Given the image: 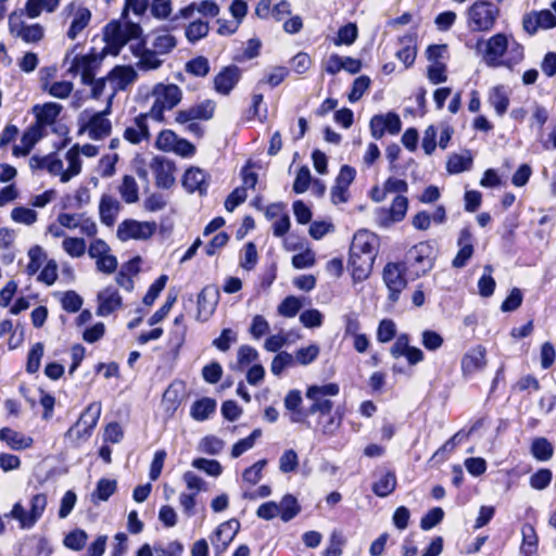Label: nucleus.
Masks as SVG:
<instances>
[{
  "instance_id": "obj_60",
  "label": "nucleus",
  "mask_w": 556,
  "mask_h": 556,
  "mask_svg": "<svg viewBox=\"0 0 556 556\" xmlns=\"http://www.w3.org/2000/svg\"><path fill=\"white\" fill-rule=\"evenodd\" d=\"M176 46L177 40L175 36L170 34L157 35L152 42L153 50L159 54H167L173 51Z\"/></svg>"
},
{
  "instance_id": "obj_30",
  "label": "nucleus",
  "mask_w": 556,
  "mask_h": 556,
  "mask_svg": "<svg viewBox=\"0 0 556 556\" xmlns=\"http://www.w3.org/2000/svg\"><path fill=\"white\" fill-rule=\"evenodd\" d=\"M43 137V129L36 124L30 125L22 135V146L13 147V155L25 156L28 155L34 146Z\"/></svg>"
},
{
  "instance_id": "obj_16",
  "label": "nucleus",
  "mask_w": 556,
  "mask_h": 556,
  "mask_svg": "<svg viewBox=\"0 0 556 556\" xmlns=\"http://www.w3.org/2000/svg\"><path fill=\"white\" fill-rule=\"evenodd\" d=\"M486 366V349L478 344L469 349L460 361L462 374L465 378L484 369Z\"/></svg>"
},
{
  "instance_id": "obj_2",
  "label": "nucleus",
  "mask_w": 556,
  "mask_h": 556,
  "mask_svg": "<svg viewBox=\"0 0 556 556\" xmlns=\"http://www.w3.org/2000/svg\"><path fill=\"white\" fill-rule=\"evenodd\" d=\"M101 413L100 402H91L85 407L78 419L64 433V439L72 448H79L90 440Z\"/></svg>"
},
{
  "instance_id": "obj_17",
  "label": "nucleus",
  "mask_w": 556,
  "mask_h": 556,
  "mask_svg": "<svg viewBox=\"0 0 556 556\" xmlns=\"http://www.w3.org/2000/svg\"><path fill=\"white\" fill-rule=\"evenodd\" d=\"M137 72L130 65H115L108 74L113 92L109 99H113L118 91L125 90L137 79Z\"/></svg>"
},
{
  "instance_id": "obj_53",
  "label": "nucleus",
  "mask_w": 556,
  "mask_h": 556,
  "mask_svg": "<svg viewBox=\"0 0 556 556\" xmlns=\"http://www.w3.org/2000/svg\"><path fill=\"white\" fill-rule=\"evenodd\" d=\"M16 35L27 43L38 42L43 38V27L38 23L33 25H24L22 23Z\"/></svg>"
},
{
  "instance_id": "obj_6",
  "label": "nucleus",
  "mask_w": 556,
  "mask_h": 556,
  "mask_svg": "<svg viewBox=\"0 0 556 556\" xmlns=\"http://www.w3.org/2000/svg\"><path fill=\"white\" fill-rule=\"evenodd\" d=\"M407 270L402 262H388L382 270V279L389 294L388 300L394 304L399 301L402 291L407 286Z\"/></svg>"
},
{
  "instance_id": "obj_39",
  "label": "nucleus",
  "mask_w": 556,
  "mask_h": 556,
  "mask_svg": "<svg viewBox=\"0 0 556 556\" xmlns=\"http://www.w3.org/2000/svg\"><path fill=\"white\" fill-rule=\"evenodd\" d=\"M91 20V12L87 8H78L67 29L66 36L74 40L88 26Z\"/></svg>"
},
{
  "instance_id": "obj_32",
  "label": "nucleus",
  "mask_w": 556,
  "mask_h": 556,
  "mask_svg": "<svg viewBox=\"0 0 556 556\" xmlns=\"http://www.w3.org/2000/svg\"><path fill=\"white\" fill-rule=\"evenodd\" d=\"M339 391V384L336 382H329L323 386L312 384L307 387L305 395L308 400L312 401V404L332 402L331 400L325 397L338 395Z\"/></svg>"
},
{
  "instance_id": "obj_57",
  "label": "nucleus",
  "mask_w": 556,
  "mask_h": 556,
  "mask_svg": "<svg viewBox=\"0 0 556 556\" xmlns=\"http://www.w3.org/2000/svg\"><path fill=\"white\" fill-rule=\"evenodd\" d=\"M170 110L181 100V90L177 85L170 84L163 87L162 92L156 97Z\"/></svg>"
},
{
  "instance_id": "obj_52",
  "label": "nucleus",
  "mask_w": 556,
  "mask_h": 556,
  "mask_svg": "<svg viewBox=\"0 0 556 556\" xmlns=\"http://www.w3.org/2000/svg\"><path fill=\"white\" fill-rule=\"evenodd\" d=\"M267 465V459L263 458L255 462L252 466L245 468L242 472V479L250 485L257 484L263 478V469Z\"/></svg>"
},
{
  "instance_id": "obj_14",
  "label": "nucleus",
  "mask_w": 556,
  "mask_h": 556,
  "mask_svg": "<svg viewBox=\"0 0 556 556\" xmlns=\"http://www.w3.org/2000/svg\"><path fill=\"white\" fill-rule=\"evenodd\" d=\"M241 77L242 72L237 65L224 66L214 77V90L222 96H228L239 84Z\"/></svg>"
},
{
  "instance_id": "obj_28",
  "label": "nucleus",
  "mask_w": 556,
  "mask_h": 556,
  "mask_svg": "<svg viewBox=\"0 0 556 556\" xmlns=\"http://www.w3.org/2000/svg\"><path fill=\"white\" fill-rule=\"evenodd\" d=\"M149 114H139L135 117V126L126 127L123 137L126 141L131 144H139L143 140L150 138V131L148 126Z\"/></svg>"
},
{
  "instance_id": "obj_49",
  "label": "nucleus",
  "mask_w": 556,
  "mask_h": 556,
  "mask_svg": "<svg viewBox=\"0 0 556 556\" xmlns=\"http://www.w3.org/2000/svg\"><path fill=\"white\" fill-rule=\"evenodd\" d=\"M262 435L260 428L254 429L248 437L237 441L231 447V457L238 458L248 450L252 448L255 444L256 439Z\"/></svg>"
},
{
  "instance_id": "obj_25",
  "label": "nucleus",
  "mask_w": 556,
  "mask_h": 556,
  "mask_svg": "<svg viewBox=\"0 0 556 556\" xmlns=\"http://www.w3.org/2000/svg\"><path fill=\"white\" fill-rule=\"evenodd\" d=\"M508 39L505 34L497 33L491 36L485 42L484 55L490 66H500L501 58L506 53Z\"/></svg>"
},
{
  "instance_id": "obj_1",
  "label": "nucleus",
  "mask_w": 556,
  "mask_h": 556,
  "mask_svg": "<svg viewBox=\"0 0 556 556\" xmlns=\"http://www.w3.org/2000/svg\"><path fill=\"white\" fill-rule=\"evenodd\" d=\"M380 248V238L368 229H358L352 239L348 268L354 282L366 280L374 268Z\"/></svg>"
},
{
  "instance_id": "obj_7",
  "label": "nucleus",
  "mask_w": 556,
  "mask_h": 556,
  "mask_svg": "<svg viewBox=\"0 0 556 556\" xmlns=\"http://www.w3.org/2000/svg\"><path fill=\"white\" fill-rule=\"evenodd\" d=\"M333 402H321L311 404L308 406V413L311 416L318 414L315 432H320L325 437H331L341 426V417H337L332 414Z\"/></svg>"
},
{
  "instance_id": "obj_55",
  "label": "nucleus",
  "mask_w": 556,
  "mask_h": 556,
  "mask_svg": "<svg viewBox=\"0 0 556 556\" xmlns=\"http://www.w3.org/2000/svg\"><path fill=\"white\" fill-rule=\"evenodd\" d=\"M185 70L195 77H205L210 73V63L205 56L199 55L189 60Z\"/></svg>"
},
{
  "instance_id": "obj_23",
  "label": "nucleus",
  "mask_w": 556,
  "mask_h": 556,
  "mask_svg": "<svg viewBox=\"0 0 556 556\" xmlns=\"http://www.w3.org/2000/svg\"><path fill=\"white\" fill-rule=\"evenodd\" d=\"M151 167L155 177V185L157 188L169 189L174 182L175 164L161 156H155L152 160Z\"/></svg>"
},
{
  "instance_id": "obj_13",
  "label": "nucleus",
  "mask_w": 556,
  "mask_h": 556,
  "mask_svg": "<svg viewBox=\"0 0 556 556\" xmlns=\"http://www.w3.org/2000/svg\"><path fill=\"white\" fill-rule=\"evenodd\" d=\"M409 341L410 338L407 333H401L390 348V354L395 359L403 356L408 365L415 366L425 359V354L419 348L409 345Z\"/></svg>"
},
{
  "instance_id": "obj_59",
  "label": "nucleus",
  "mask_w": 556,
  "mask_h": 556,
  "mask_svg": "<svg viewBox=\"0 0 556 556\" xmlns=\"http://www.w3.org/2000/svg\"><path fill=\"white\" fill-rule=\"evenodd\" d=\"M192 466L212 477H218L223 472V467L216 459H207L202 457L194 458L192 460Z\"/></svg>"
},
{
  "instance_id": "obj_62",
  "label": "nucleus",
  "mask_w": 556,
  "mask_h": 556,
  "mask_svg": "<svg viewBox=\"0 0 556 556\" xmlns=\"http://www.w3.org/2000/svg\"><path fill=\"white\" fill-rule=\"evenodd\" d=\"M313 178L307 166H301L298 172L295 179L293 181V192L296 194L304 193L309 185L313 182Z\"/></svg>"
},
{
  "instance_id": "obj_44",
  "label": "nucleus",
  "mask_w": 556,
  "mask_h": 556,
  "mask_svg": "<svg viewBox=\"0 0 556 556\" xmlns=\"http://www.w3.org/2000/svg\"><path fill=\"white\" fill-rule=\"evenodd\" d=\"M357 36V25L355 23H348L338 29L337 36L333 38V43L338 47L343 45L351 46L355 42Z\"/></svg>"
},
{
  "instance_id": "obj_27",
  "label": "nucleus",
  "mask_w": 556,
  "mask_h": 556,
  "mask_svg": "<svg viewBox=\"0 0 556 556\" xmlns=\"http://www.w3.org/2000/svg\"><path fill=\"white\" fill-rule=\"evenodd\" d=\"M53 552L46 536H27L20 544V556H51Z\"/></svg>"
},
{
  "instance_id": "obj_42",
  "label": "nucleus",
  "mask_w": 556,
  "mask_h": 556,
  "mask_svg": "<svg viewBox=\"0 0 556 556\" xmlns=\"http://www.w3.org/2000/svg\"><path fill=\"white\" fill-rule=\"evenodd\" d=\"M472 164L473 160L469 151H467L466 155L453 153L446 162V169L450 174H459L469 170Z\"/></svg>"
},
{
  "instance_id": "obj_50",
  "label": "nucleus",
  "mask_w": 556,
  "mask_h": 556,
  "mask_svg": "<svg viewBox=\"0 0 556 556\" xmlns=\"http://www.w3.org/2000/svg\"><path fill=\"white\" fill-rule=\"evenodd\" d=\"M210 26L207 22L197 20L191 22L185 30L186 38L189 42L194 43L207 36Z\"/></svg>"
},
{
  "instance_id": "obj_24",
  "label": "nucleus",
  "mask_w": 556,
  "mask_h": 556,
  "mask_svg": "<svg viewBox=\"0 0 556 556\" xmlns=\"http://www.w3.org/2000/svg\"><path fill=\"white\" fill-rule=\"evenodd\" d=\"M97 300L98 307L96 313L98 316H109L123 306V299L113 286H109L100 291Z\"/></svg>"
},
{
  "instance_id": "obj_58",
  "label": "nucleus",
  "mask_w": 556,
  "mask_h": 556,
  "mask_svg": "<svg viewBox=\"0 0 556 556\" xmlns=\"http://www.w3.org/2000/svg\"><path fill=\"white\" fill-rule=\"evenodd\" d=\"M371 80L367 75H361L354 79L352 88L348 94L350 102L354 103L358 101L366 90L370 87Z\"/></svg>"
},
{
  "instance_id": "obj_54",
  "label": "nucleus",
  "mask_w": 556,
  "mask_h": 556,
  "mask_svg": "<svg viewBox=\"0 0 556 556\" xmlns=\"http://www.w3.org/2000/svg\"><path fill=\"white\" fill-rule=\"evenodd\" d=\"M43 343L36 342L31 345L30 350L28 351L27 355V362H26V371L28 374H35L40 368V362L43 356Z\"/></svg>"
},
{
  "instance_id": "obj_51",
  "label": "nucleus",
  "mask_w": 556,
  "mask_h": 556,
  "mask_svg": "<svg viewBox=\"0 0 556 556\" xmlns=\"http://www.w3.org/2000/svg\"><path fill=\"white\" fill-rule=\"evenodd\" d=\"M258 261L257 249L254 242L250 241L243 245L240 255V266L245 270L255 268Z\"/></svg>"
},
{
  "instance_id": "obj_19",
  "label": "nucleus",
  "mask_w": 556,
  "mask_h": 556,
  "mask_svg": "<svg viewBox=\"0 0 556 556\" xmlns=\"http://www.w3.org/2000/svg\"><path fill=\"white\" fill-rule=\"evenodd\" d=\"M303 399L302 393L298 389L290 390L283 400V404L287 410L291 413L290 420L295 424H304L307 428H311V422L308 421V417L311 413H308V407H302Z\"/></svg>"
},
{
  "instance_id": "obj_18",
  "label": "nucleus",
  "mask_w": 556,
  "mask_h": 556,
  "mask_svg": "<svg viewBox=\"0 0 556 556\" xmlns=\"http://www.w3.org/2000/svg\"><path fill=\"white\" fill-rule=\"evenodd\" d=\"M219 300V290L214 285L205 286L198 294L197 319L206 321L215 312Z\"/></svg>"
},
{
  "instance_id": "obj_63",
  "label": "nucleus",
  "mask_w": 556,
  "mask_h": 556,
  "mask_svg": "<svg viewBox=\"0 0 556 556\" xmlns=\"http://www.w3.org/2000/svg\"><path fill=\"white\" fill-rule=\"evenodd\" d=\"M29 263L27 264L26 271L29 276L35 275L41 267L46 254L40 245H34L28 251Z\"/></svg>"
},
{
  "instance_id": "obj_35",
  "label": "nucleus",
  "mask_w": 556,
  "mask_h": 556,
  "mask_svg": "<svg viewBox=\"0 0 556 556\" xmlns=\"http://www.w3.org/2000/svg\"><path fill=\"white\" fill-rule=\"evenodd\" d=\"M216 401L212 397H202L193 402L190 408L191 417L197 421H204L216 412Z\"/></svg>"
},
{
  "instance_id": "obj_56",
  "label": "nucleus",
  "mask_w": 556,
  "mask_h": 556,
  "mask_svg": "<svg viewBox=\"0 0 556 556\" xmlns=\"http://www.w3.org/2000/svg\"><path fill=\"white\" fill-rule=\"evenodd\" d=\"M396 337L395 323L390 318H384L379 321L376 338L380 343H388Z\"/></svg>"
},
{
  "instance_id": "obj_48",
  "label": "nucleus",
  "mask_w": 556,
  "mask_h": 556,
  "mask_svg": "<svg viewBox=\"0 0 556 556\" xmlns=\"http://www.w3.org/2000/svg\"><path fill=\"white\" fill-rule=\"evenodd\" d=\"M483 270V275L478 280V290L481 296L489 298L495 291L496 281L492 277L493 268L491 265H485Z\"/></svg>"
},
{
  "instance_id": "obj_12",
  "label": "nucleus",
  "mask_w": 556,
  "mask_h": 556,
  "mask_svg": "<svg viewBox=\"0 0 556 556\" xmlns=\"http://www.w3.org/2000/svg\"><path fill=\"white\" fill-rule=\"evenodd\" d=\"M371 136L380 139L386 132L397 135L402 129V122L395 112L374 115L369 123Z\"/></svg>"
},
{
  "instance_id": "obj_3",
  "label": "nucleus",
  "mask_w": 556,
  "mask_h": 556,
  "mask_svg": "<svg viewBox=\"0 0 556 556\" xmlns=\"http://www.w3.org/2000/svg\"><path fill=\"white\" fill-rule=\"evenodd\" d=\"M435 252L434 248L429 240L420 241L414 244L405 253L402 263L407 270V275L412 279H418L426 276L435 264Z\"/></svg>"
},
{
  "instance_id": "obj_41",
  "label": "nucleus",
  "mask_w": 556,
  "mask_h": 556,
  "mask_svg": "<svg viewBox=\"0 0 556 556\" xmlns=\"http://www.w3.org/2000/svg\"><path fill=\"white\" fill-rule=\"evenodd\" d=\"M118 192L127 204L136 203L139 200V187L131 175H124L118 186Z\"/></svg>"
},
{
  "instance_id": "obj_33",
  "label": "nucleus",
  "mask_w": 556,
  "mask_h": 556,
  "mask_svg": "<svg viewBox=\"0 0 556 556\" xmlns=\"http://www.w3.org/2000/svg\"><path fill=\"white\" fill-rule=\"evenodd\" d=\"M520 553L522 556H534L538 553L539 536L533 525L526 522L521 527Z\"/></svg>"
},
{
  "instance_id": "obj_10",
  "label": "nucleus",
  "mask_w": 556,
  "mask_h": 556,
  "mask_svg": "<svg viewBox=\"0 0 556 556\" xmlns=\"http://www.w3.org/2000/svg\"><path fill=\"white\" fill-rule=\"evenodd\" d=\"M154 222H138L136 219H125L117 227V238L125 242L130 239L147 240L155 232Z\"/></svg>"
},
{
  "instance_id": "obj_61",
  "label": "nucleus",
  "mask_w": 556,
  "mask_h": 556,
  "mask_svg": "<svg viewBox=\"0 0 556 556\" xmlns=\"http://www.w3.org/2000/svg\"><path fill=\"white\" fill-rule=\"evenodd\" d=\"M167 280L168 277L164 274L157 277L149 287L147 293L142 299V302L146 305L151 306L154 303V301L159 298L160 293L164 290Z\"/></svg>"
},
{
  "instance_id": "obj_26",
  "label": "nucleus",
  "mask_w": 556,
  "mask_h": 556,
  "mask_svg": "<svg viewBox=\"0 0 556 556\" xmlns=\"http://www.w3.org/2000/svg\"><path fill=\"white\" fill-rule=\"evenodd\" d=\"M408 208V199L403 195H396L390 207H380L378 211L381 225H389L391 223H399L404 219Z\"/></svg>"
},
{
  "instance_id": "obj_45",
  "label": "nucleus",
  "mask_w": 556,
  "mask_h": 556,
  "mask_svg": "<svg viewBox=\"0 0 556 556\" xmlns=\"http://www.w3.org/2000/svg\"><path fill=\"white\" fill-rule=\"evenodd\" d=\"M88 541V534L83 529H74L70 531L63 540V544L65 547L72 551H81Z\"/></svg>"
},
{
  "instance_id": "obj_40",
  "label": "nucleus",
  "mask_w": 556,
  "mask_h": 556,
  "mask_svg": "<svg viewBox=\"0 0 556 556\" xmlns=\"http://www.w3.org/2000/svg\"><path fill=\"white\" fill-rule=\"evenodd\" d=\"M278 506L279 516L283 522H289L290 520L295 518L301 511V506L296 497L290 493L282 496Z\"/></svg>"
},
{
  "instance_id": "obj_15",
  "label": "nucleus",
  "mask_w": 556,
  "mask_h": 556,
  "mask_svg": "<svg viewBox=\"0 0 556 556\" xmlns=\"http://www.w3.org/2000/svg\"><path fill=\"white\" fill-rule=\"evenodd\" d=\"M104 41L105 46L99 52L102 58L106 54L118 55L122 48L127 45L118 21H112L104 27Z\"/></svg>"
},
{
  "instance_id": "obj_43",
  "label": "nucleus",
  "mask_w": 556,
  "mask_h": 556,
  "mask_svg": "<svg viewBox=\"0 0 556 556\" xmlns=\"http://www.w3.org/2000/svg\"><path fill=\"white\" fill-rule=\"evenodd\" d=\"M531 454L539 462H547L553 457L554 447L544 437L535 438L531 443Z\"/></svg>"
},
{
  "instance_id": "obj_20",
  "label": "nucleus",
  "mask_w": 556,
  "mask_h": 556,
  "mask_svg": "<svg viewBox=\"0 0 556 556\" xmlns=\"http://www.w3.org/2000/svg\"><path fill=\"white\" fill-rule=\"evenodd\" d=\"M186 383L180 379H175L165 389L162 396V407L168 417H173L181 405Z\"/></svg>"
},
{
  "instance_id": "obj_36",
  "label": "nucleus",
  "mask_w": 556,
  "mask_h": 556,
  "mask_svg": "<svg viewBox=\"0 0 556 556\" xmlns=\"http://www.w3.org/2000/svg\"><path fill=\"white\" fill-rule=\"evenodd\" d=\"M396 485V475L393 470H389L372 483L371 490L375 495L387 497L395 491Z\"/></svg>"
},
{
  "instance_id": "obj_29",
  "label": "nucleus",
  "mask_w": 556,
  "mask_h": 556,
  "mask_svg": "<svg viewBox=\"0 0 556 556\" xmlns=\"http://www.w3.org/2000/svg\"><path fill=\"white\" fill-rule=\"evenodd\" d=\"M121 203L110 194H102L99 203V216L102 224L112 227L121 211Z\"/></svg>"
},
{
  "instance_id": "obj_8",
  "label": "nucleus",
  "mask_w": 556,
  "mask_h": 556,
  "mask_svg": "<svg viewBox=\"0 0 556 556\" xmlns=\"http://www.w3.org/2000/svg\"><path fill=\"white\" fill-rule=\"evenodd\" d=\"M112 102L109 99L105 109L101 112L94 113L86 124L80 125L78 135L88 131V136L92 140H102L109 137L112 132V123L106 115L111 113Z\"/></svg>"
},
{
  "instance_id": "obj_9",
  "label": "nucleus",
  "mask_w": 556,
  "mask_h": 556,
  "mask_svg": "<svg viewBox=\"0 0 556 556\" xmlns=\"http://www.w3.org/2000/svg\"><path fill=\"white\" fill-rule=\"evenodd\" d=\"M103 58L94 51V48L85 55H75L70 72L73 74L80 73L81 83L90 85L96 77V71L100 66Z\"/></svg>"
},
{
  "instance_id": "obj_64",
  "label": "nucleus",
  "mask_w": 556,
  "mask_h": 556,
  "mask_svg": "<svg viewBox=\"0 0 556 556\" xmlns=\"http://www.w3.org/2000/svg\"><path fill=\"white\" fill-rule=\"evenodd\" d=\"M62 308L67 313H77L83 306V298L74 290H68L61 298Z\"/></svg>"
},
{
  "instance_id": "obj_37",
  "label": "nucleus",
  "mask_w": 556,
  "mask_h": 556,
  "mask_svg": "<svg viewBox=\"0 0 556 556\" xmlns=\"http://www.w3.org/2000/svg\"><path fill=\"white\" fill-rule=\"evenodd\" d=\"M0 441H4L13 450H24L33 444V439L25 437L22 433L9 428L3 427L0 429Z\"/></svg>"
},
{
  "instance_id": "obj_46",
  "label": "nucleus",
  "mask_w": 556,
  "mask_h": 556,
  "mask_svg": "<svg viewBox=\"0 0 556 556\" xmlns=\"http://www.w3.org/2000/svg\"><path fill=\"white\" fill-rule=\"evenodd\" d=\"M117 490V482L114 479L101 478L96 485L92 497L106 502Z\"/></svg>"
},
{
  "instance_id": "obj_5",
  "label": "nucleus",
  "mask_w": 556,
  "mask_h": 556,
  "mask_svg": "<svg viewBox=\"0 0 556 556\" xmlns=\"http://www.w3.org/2000/svg\"><path fill=\"white\" fill-rule=\"evenodd\" d=\"M47 502L45 493H37L29 500V510H25L24 506L17 502L9 513L4 514V517L17 520L21 529H30L42 517Z\"/></svg>"
},
{
  "instance_id": "obj_22",
  "label": "nucleus",
  "mask_w": 556,
  "mask_h": 556,
  "mask_svg": "<svg viewBox=\"0 0 556 556\" xmlns=\"http://www.w3.org/2000/svg\"><path fill=\"white\" fill-rule=\"evenodd\" d=\"M182 186L189 193L206 195L210 186L208 175L199 167H190L182 176Z\"/></svg>"
},
{
  "instance_id": "obj_34",
  "label": "nucleus",
  "mask_w": 556,
  "mask_h": 556,
  "mask_svg": "<svg viewBox=\"0 0 556 556\" xmlns=\"http://www.w3.org/2000/svg\"><path fill=\"white\" fill-rule=\"evenodd\" d=\"M488 103L495 110L498 116H503L509 106V97L503 85H496L489 90Z\"/></svg>"
},
{
  "instance_id": "obj_4",
  "label": "nucleus",
  "mask_w": 556,
  "mask_h": 556,
  "mask_svg": "<svg viewBox=\"0 0 556 556\" xmlns=\"http://www.w3.org/2000/svg\"><path fill=\"white\" fill-rule=\"evenodd\" d=\"M500 14V8L491 0H477L465 12L467 28L472 33L491 31Z\"/></svg>"
},
{
  "instance_id": "obj_21",
  "label": "nucleus",
  "mask_w": 556,
  "mask_h": 556,
  "mask_svg": "<svg viewBox=\"0 0 556 556\" xmlns=\"http://www.w3.org/2000/svg\"><path fill=\"white\" fill-rule=\"evenodd\" d=\"M473 237L470 229V226L463 227L459 231L457 238L458 252L452 261V265L455 268H463L467 265L469 260L472 257L475 248H473Z\"/></svg>"
},
{
  "instance_id": "obj_11",
  "label": "nucleus",
  "mask_w": 556,
  "mask_h": 556,
  "mask_svg": "<svg viewBox=\"0 0 556 556\" xmlns=\"http://www.w3.org/2000/svg\"><path fill=\"white\" fill-rule=\"evenodd\" d=\"M240 530V522L237 518H231L222 522L212 533L211 541L215 554L224 553L236 538Z\"/></svg>"
},
{
  "instance_id": "obj_47",
  "label": "nucleus",
  "mask_w": 556,
  "mask_h": 556,
  "mask_svg": "<svg viewBox=\"0 0 556 556\" xmlns=\"http://www.w3.org/2000/svg\"><path fill=\"white\" fill-rule=\"evenodd\" d=\"M553 480V471L549 468H540L529 478V484L533 490L547 489Z\"/></svg>"
},
{
  "instance_id": "obj_31",
  "label": "nucleus",
  "mask_w": 556,
  "mask_h": 556,
  "mask_svg": "<svg viewBox=\"0 0 556 556\" xmlns=\"http://www.w3.org/2000/svg\"><path fill=\"white\" fill-rule=\"evenodd\" d=\"M62 105L56 102H47L42 106L36 105L34 108L36 112V122L35 124L43 129L48 125L54 124L58 116L62 111Z\"/></svg>"
},
{
  "instance_id": "obj_38",
  "label": "nucleus",
  "mask_w": 556,
  "mask_h": 556,
  "mask_svg": "<svg viewBox=\"0 0 556 556\" xmlns=\"http://www.w3.org/2000/svg\"><path fill=\"white\" fill-rule=\"evenodd\" d=\"M400 42L407 41L408 45L396 51L395 56L404 64L405 68H409L414 65L417 56V48L412 45L416 40V35H406L399 39Z\"/></svg>"
}]
</instances>
